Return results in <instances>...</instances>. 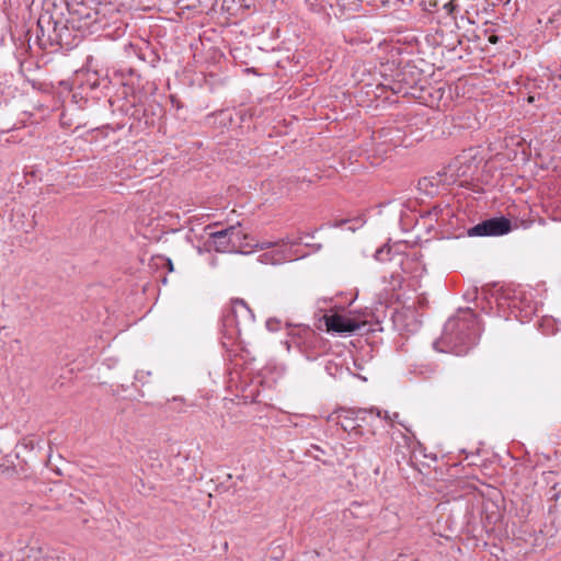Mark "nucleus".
Instances as JSON below:
<instances>
[{"label": "nucleus", "mask_w": 561, "mask_h": 561, "mask_svg": "<svg viewBox=\"0 0 561 561\" xmlns=\"http://www.w3.org/2000/svg\"><path fill=\"white\" fill-rule=\"evenodd\" d=\"M365 411H353L348 409H340L339 411H335L329 416V420L331 422H334L336 425H340L345 432H356L360 426L357 422L359 414L364 413Z\"/></svg>", "instance_id": "obj_5"}, {"label": "nucleus", "mask_w": 561, "mask_h": 561, "mask_svg": "<svg viewBox=\"0 0 561 561\" xmlns=\"http://www.w3.org/2000/svg\"><path fill=\"white\" fill-rule=\"evenodd\" d=\"M391 416L393 417V423L394 422H398L400 425H402L404 428H408L405 423L403 421H400L399 420V413L394 412L391 414Z\"/></svg>", "instance_id": "obj_10"}, {"label": "nucleus", "mask_w": 561, "mask_h": 561, "mask_svg": "<svg viewBox=\"0 0 561 561\" xmlns=\"http://www.w3.org/2000/svg\"><path fill=\"white\" fill-rule=\"evenodd\" d=\"M272 245H273V243H271V242H262L260 244H256V248H259L260 250H264V249H268Z\"/></svg>", "instance_id": "obj_11"}, {"label": "nucleus", "mask_w": 561, "mask_h": 561, "mask_svg": "<svg viewBox=\"0 0 561 561\" xmlns=\"http://www.w3.org/2000/svg\"><path fill=\"white\" fill-rule=\"evenodd\" d=\"M323 320L327 330L336 333H352L360 328V323L354 318L339 313L325 314Z\"/></svg>", "instance_id": "obj_4"}, {"label": "nucleus", "mask_w": 561, "mask_h": 561, "mask_svg": "<svg viewBox=\"0 0 561 561\" xmlns=\"http://www.w3.org/2000/svg\"><path fill=\"white\" fill-rule=\"evenodd\" d=\"M283 257L278 252H266L259 256V261L264 264H279Z\"/></svg>", "instance_id": "obj_8"}, {"label": "nucleus", "mask_w": 561, "mask_h": 561, "mask_svg": "<svg viewBox=\"0 0 561 561\" xmlns=\"http://www.w3.org/2000/svg\"><path fill=\"white\" fill-rule=\"evenodd\" d=\"M254 322V314L250 307L242 299H234L226 309L222 316V324L227 330H234L240 334L242 330L249 329Z\"/></svg>", "instance_id": "obj_2"}, {"label": "nucleus", "mask_w": 561, "mask_h": 561, "mask_svg": "<svg viewBox=\"0 0 561 561\" xmlns=\"http://www.w3.org/2000/svg\"><path fill=\"white\" fill-rule=\"evenodd\" d=\"M456 163L459 164V168L457 170L458 176H468V175L472 174L473 170L478 165V162L476 160V154L473 153L472 149H470L469 151L459 156L456 159Z\"/></svg>", "instance_id": "obj_7"}, {"label": "nucleus", "mask_w": 561, "mask_h": 561, "mask_svg": "<svg viewBox=\"0 0 561 561\" xmlns=\"http://www.w3.org/2000/svg\"><path fill=\"white\" fill-rule=\"evenodd\" d=\"M234 234H237V226H230L227 229L209 232L208 247L216 252H228L234 247L231 241V237Z\"/></svg>", "instance_id": "obj_6"}, {"label": "nucleus", "mask_w": 561, "mask_h": 561, "mask_svg": "<svg viewBox=\"0 0 561 561\" xmlns=\"http://www.w3.org/2000/svg\"><path fill=\"white\" fill-rule=\"evenodd\" d=\"M512 230L511 220L505 217H493L483 220L468 230L470 237H497Z\"/></svg>", "instance_id": "obj_3"}, {"label": "nucleus", "mask_w": 561, "mask_h": 561, "mask_svg": "<svg viewBox=\"0 0 561 561\" xmlns=\"http://www.w3.org/2000/svg\"><path fill=\"white\" fill-rule=\"evenodd\" d=\"M370 413H376V415L378 417H381L385 421L389 422L391 425L393 424V417L391 416V414L388 412V411H381L377 408H371L369 410Z\"/></svg>", "instance_id": "obj_9"}, {"label": "nucleus", "mask_w": 561, "mask_h": 561, "mask_svg": "<svg viewBox=\"0 0 561 561\" xmlns=\"http://www.w3.org/2000/svg\"><path fill=\"white\" fill-rule=\"evenodd\" d=\"M478 334L479 323L474 312L470 309L461 310L446 322L440 343L448 352L460 356L476 344Z\"/></svg>", "instance_id": "obj_1"}]
</instances>
